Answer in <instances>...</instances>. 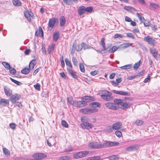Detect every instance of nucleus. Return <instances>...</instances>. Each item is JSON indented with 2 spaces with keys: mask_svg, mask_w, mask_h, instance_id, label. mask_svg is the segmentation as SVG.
Listing matches in <instances>:
<instances>
[{
  "mask_svg": "<svg viewBox=\"0 0 160 160\" xmlns=\"http://www.w3.org/2000/svg\"><path fill=\"white\" fill-rule=\"evenodd\" d=\"M9 104V100L4 98H0V106L3 107L8 106Z\"/></svg>",
  "mask_w": 160,
  "mask_h": 160,
  "instance_id": "7",
  "label": "nucleus"
},
{
  "mask_svg": "<svg viewBox=\"0 0 160 160\" xmlns=\"http://www.w3.org/2000/svg\"><path fill=\"white\" fill-rule=\"evenodd\" d=\"M140 63L141 61H139L137 63H135L133 67L134 69L137 70L140 66Z\"/></svg>",
  "mask_w": 160,
  "mask_h": 160,
  "instance_id": "47",
  "label": "nucleus"
},
{
  "mask_svg": "<svg viewBox=\"0 0 160 160\" xmlns=\"http://www.w3.org/2000/svg\"><path fill=\"white\" fill-rule=\"evenodd\" d=\"M150 7L152 8L156 9L158 8V6L155 3H150Z\"/></svg>",
  "mask_w": 160,
  "mask_h": 160,
  "instance_id": "51",
  "label": "nucleus"
},
{
  "mask_svg": "<svg viewBox=\"0 0 160 160\" xmlns=\"http://www.w3.org/2000/svg\"><path fill=\"white\" fill-rule=\"evenodd\" d=\"M61 123H62V126L66 128L68 127V124L67 123V122H66L65 120H62V121L61 122Z\"/></svg>",
  "mask_w": 160,
  "mask_h": 160,
  "instance_id": "53",
  "label": "nucleus"
},
{
  "mask_svg": "<svg viewBox=\"0 0 160 160\" xmlns=\"http://www.w3.org/2000/svg\"><path fill=\"white\" fill-rule=\"evenodd\" d=\"M67 101L70 104L73 105L75 103L74 100L73 99V98L71 97H69L67 98Z\"/></svg>",
  "mask_w": 160,
  "mask_h": 160,
  "instance_id": "35",
  "label": "nucleus"
},
{
  "mask_svg": "<svg viewBox=\"0 0 160 160\" xmlns=\"http://www.w3.org/2000/svg\"><path fill=\"white\" fill-rule=\"evenodd\" d=\"M55 44H52L49 46L48 51L50 54L52 53L55 47Z\"/></svg>",
  "mask_w": 160,
  "mask_h": 160,
  "instance_id": "17",
  "label": "nucleus"
},
{
  "mask_svg": "<svg viewBox=\"0 0 160 160\" xmlns=\"http://www.w3.org/2000/svg\"><path fill=\"white\" fill-rule=\"evenodd\" d=\"M82 48H83L84 49H88L93 48L92 47L90 46H88L85 43H82Z\"/></svg>",
  "mask_w": 160,
  "mask_h": 160,
  "instance_id": "41",
  "label": "nucleus"
},
{
  "mask_svg": "<svg viewBox=\"0 0 160 160\" xmlns=\"http://www.w3.org/2000/svg\"><path fill=\"white\" fill-rule=\"evenodd\" d=\"M65 62H66V65L67 66H69V67L70 68H72V65L71 64V62L69 61L68 59L66 58H65Z\"/></svg>",
  "mask_w": 160,
  "mask_h": 160,
  "instance_id": "44",
  "label": "nucleus"
},
{
  "mask_svg": "<svg viewBox=\"0 0 160 160\" xmlns=\"http://www.w3.org/2000/svg\"><path fill=\"white\" fill-rule=\"evenodd\" d=\"M109 160H118V158L115 155H112L107 158Z\"/></svg>",
  "mask_w": 160,
  "mask_h": 160,
  "instance_id": "42",
  "label": "nucleus"
},
{
  "mask_svg": "<svg viewBox=\"0 0 160 160\" xmlns=\"http://www.w3.org/2000/svg\"><path fill=\"white\" fill-rule=\"evenodd\" d=\"M104 38H102L100 41V43L103 48V49L102 50V51L105 50L107 49V48L106 47L105 44L104 42Z\"/></svg>",
  "mask_w": 160,
  "mask_h": 160,
  "instance_id": "22",
  "label": "nucleus"
},
{
  "mask_svg": "<svg viewBox=\"0 0 160 160\" xmlns=\"http://www.w3.org/2000/svg\"><path fill=\"white\" fill-rule=\"evenodd\" d=\"M72 61L73 64L75 65H77L78 61L75 57H73L72 58Z\"/></svg>",
  "mask_w": 160,
  "mask_h": 160,
  "instance_id": "62",
  "label": "nucleus"
},
{
  "mask_svg": "<svg viewBox=\"0 0 160 160\" xmlns=\"http://www.w3.org/2000/svg\"><path fill=\"white\" fill-rule=\"evenodd\" d=\"M74 2H77L78 0H72ZM64 2L68 5H71L72 4V0H63Z\"/></svg>",
  "mask_w": 160,
  "mask_h": 160,
  "instance_id": "32",
  "label": "nucleus"
},
{
  "mask_svg": "<svg viewBox=\"0 0 160 160\" xmlns=\"http://www.w3.org/2000/svg\"><path fill=\"white\" fill-rule=\"evenodd\" d=\"M118 48L116 46H114L112 47V48L110 49L108 51V52L110 53H113Z\"/></svg>",
  "mask_w": 160,
  "mask_h": 160,
  "instance_id": "29",
  "label": "nucleus"
},
{
  "mask_svg": "<svg viewBox=\"0 0 160 160\" xmlns=\"http://www.w3.org/2000/svg\"><path fill=\"white\" fill-rule=\"evenodd\" d=\"M143 40L148 42L151 46H154L155 45V40L152 37H150L149 36L144 37Z\"/></svg>",
  "mask_w": 160,
  "mask_h": 160,
  "instance_id": "5",
  "label": "nucleus"
},
{
  "mask_svg": "<svg viewBox=\"0 0 160 160\" xmlns=\"http://www.w3.org/2000/svg\"><path fill=\"white\" fill-rule=\"evenodd\" d=\"M85 12H91L93 10V8L91 7H88L87 8H85Z\"/></svg>",
  "mask_w": 160,
  "mask_h": 160,
  "instance_id": "48",
  "label": "nucleus"
},
{
  "mask_svg": "<svg viewBox=\"0 0 160 160\" xmlns=\"http://www.w3.org/2000/svg\"><path fill=\"white\" fill-rule=\"evenodd\" d=\"M122 125V123L120 122H118L112 125L113 129L114 130H118L119 129Z\"/></svg>",
  "mask_w": 160,
  "mask_h": 160,
  "instance_id": "16",
  "label": "nucleus"
},
{
  "mask_svg": "<svg viewBox=\"0 0 160 160\" xmlns=\"http://www.w3.org/2000/svg\"><path fill=\"white\" fill-rule=\"evenodd\" d=\"M150 76L149 75H148V78H145L143 82L145 83H146L148 82H149L150 81Z\"/></svg>",
  "mask_w": 160,
  "mask_h": 160,
  "instance_id": "63",
  "label": "nucleus"
},
{
  "mask_svg": "<svg viewBox=\"0 0 160 160\" xmlns=\"http://www.w3.org/2000/svg\"><path fill=\"white\" fill-rule=\"evenodd\" d=\"M139 147V146L138 144L134 145L126 148L125 150L127 151H135L138 150Z\"/></svg>",
  "mask_w": 160,
  "mask_h": 160,
  "instance_id": "8",
  "label": "nucleus"
},
{
  "mask_svg": "<svg viewBox=\"0 0 160 160\" xmlns=\"http://www.w3.org/2000/svg\"><path fill=\"white\" fill-rule=\"evenodd\" d=\"M132 64H128L121 67H120V68L122 69L125 70L130 69L132 68Z\"/></svg>",
  "mask_w": 160,
  "mask_h": 160,
  "instance_id": "24",
  "label": "nucleus"
},
{
  "mask_svg": "<svg viewBox=\"0 0 160 160\" xmlns=\"http://www.w3.org/2000/svg\"><path fill=\"white\" fill-rule=\"evenodd\" d=\"M106 106L109 109H111L113 110H116L118 109V108L115 106V105L111 102H107L105 104Z\"/></svg>",
  "mask_w": 160,
  "mask_h": 160,
  "instance_id": "14",
  "label": "nucleus"
},
{
  "mask_svg": "<svg viewBox=\"0 0 160 160\" xmlns=\"http://www.w3.org/2000/svg\"><path fill=\"white\" fill-rule=\"evenodd\" d=\"M132 45V43H126L123 44L122 45L123 46V47L125 48H127L128 47L131 46Z\"/></svg>",
  "mask_w": 160,
  "mask_h": 160,
  "instance_id": "64",
  "label": "nucleus"
},
{
  "mask_svg": "<svg viewBox=\"0 0 160 160\" xmlns=\"http://www.w3.org/2000/svg\"><path fill=\"white\" fill-rule=\"evenodd\" d=\"M67 70L69 74L74 78H77V75L75 73V72H73V71L70 69L68 68H67Z\"/></svg>",
  "mask_w": 160,
  "mask_h": 160,
  "instance_id": "20",
  "label": "nucleus"
},
{
  "mask_svg": "<svg viewBox=\"0 0 160 160\" xmlns=\"http://www.w3.org/2000/svg\"><path fill=\"white\" fill-rule=\"evenodd\" d=\"M143 122L140 120H137L135 122H133L134 124L137 126L141 125L143 124Z\"/></svg>",
  "mask_w": 160,
  "mask_h": 160,
  "instance_id": "36",
  "label": "nucleus"
},
{
  "mask_svg": "<svg viewBox=\"0 0 160 160\" xmlns=\"http://www.w3.org/2000/svg\"><path fill=\"white\" fill-rule=\"evenodd\" d=\"M59 37V33L58 32H56L54 33L53 36V40L56 41L58 39Z\"/></svg>",
  "mask_w": 160,
  "mask_h": 160,
  "instance_id": "26",
  "label": "nucleus"
},
{
  "mask_svg": "<svg viewBox=\"0 0 160 160\" xmlns=\"http://www.w3.org/2000/svg\"><path fill=\"white\" fill-rule=\"evenodd\" d=\"M34 87L35 89L38 91L40 90L41 88V85L38 83H37L36 84L34 85Z\"/></svg>",
  "mask_w": 160,
  "mask_h": 160,
  "instance_id": "45",
  "label": "nucleus"
},
{
  "mask_svg": "<svg viewBox=\"0 0 160 160\" xmlns=\"http://www.w3.org/2000/svg\"><path fill=\"white\" fill-rule=\"evenodd\" d=\"M21 98V96L19 94H14L12 95L10 100L12 103H15L16 101L19 100Z\"/></svg>",
  "mask_w": 160,
  "mask_h": 160,
  "instance_id": "6",
  "label": "nucleus"
},
{
  "mask_svg": "<svg viewBox=\"0 0 160 160\" xmlns=\"http://www.w3.org/2000/svg\"><path fill=\"white\" fill-rule=\"evenodd\" d=\"M90 105L91 106L95 107H99L100 105V104L97 102H93L92 103L90 104Z\"/></svg>",
  "mask_w": 160,
  "mask_h": 160,
  "instance_id": "46",
  "label": "nucleus"
},
{
  "mask_svg": "<svg viewBox=\"0 0 160 160\" xmlns=\"http://www.w3.org/2000/svg\"><path fill=\"white\" fill-rule=\"evenodd\" d=\"M2 64L6 69L8 70L10 69L11 66L9 64L8 62H2Z\"/></svg>",
  "mask_w": 160,
  "mask_h": 160,
  "instance_id": "33",
  "label": "nucleus"
},
{
  "mask_svg": "<svg viewBox=\"0 0 160 160\" xmlns=\"http://www.w3.org/2000/svg\"><path fill=\"white\" fill-rule=\"evenodd\" d=\"M80 111L83 113L86 114H89V108H86L85 109H82L80 110Z\"/></svg>",
  "mask_w": 160,
  "mask_h": 160,
  "instance_id": "25",
  "label": "nucleus"
},
{
  "mask_svg": "<svg viewBox=\"0 0 160 160\" xmlns=\"http://www.w3.org/2000/svg\"><path fill=\"white\" fill-rule=\"evenodd\" d=\"M124 8L127 11H136V9L134 8L129 6H125L124 7Z\"/></svg>",
  "mask_w": 160,
  "mask_h": 160,
  "instance_id": "28",
  "label": "nucleus"
},
{
  "mask_svg": "<svg viewBox=\"0 0 160 160\" xmlns=\"http://www.w3.org/2000/svg\"><path fill=\"white\" fill-rule=\"evenodd\" d=\"M118 142H111L105 141L103 144L96 142H90L88 147L91 148L98 149L106 147H112L118 146L119 144Z\"/></svg>",
  "mask_w": 160,
  "mask_h": 160,
  "instance_id": "1",
  "label": "nucleus"
},
{
  "mask_svg": "<svg viewBox=\"0 0 160 160\" xmlns=\"http://www.w3.org/2000/svg\"><path fill=\"white\" fill-rule=\"evenodd\" d=\"M113 129L112 126H109L107 127V131L109 132H112Z\"/></svg>",
  "mask_w": 160,
  "mask_h": 160,
  "instance_id": "58",
  "label": "nucleus"
},
{
  "mask_svg": "<svg viewBox=\"0 0 160 160\" xmlns=\"http://www.w3.org/2000/svg\"><path fill=\"white\" fill-rule=\"evenodd\" d=\"M4 91L5 94L7 96L11 97L12 94V90L5 86L4 87Z\"/></svg>",
  "mask_w": 160,
  "mask_h": 160,
  "instance_id": "13",
  "label": "nucleus"
},
{
  "mask_svg": "<svg viewBox=\"0 0 160 160\" xmlns=\"http://www.w3.org/2000/svg\"><path fill=\"white\" fill-rule=\"evenodd\" d=\"M126 35L127 37L131 38L132 39H134L135 38L134 35L131 33L128 32L127 33Z\"/></svg>",
  "mask_w": 160,
  "mask_h": 160,
  "instance_id": "50",
  "label": "nucleus"
},
{
  "mask_svg": "<svg viewBox=\"0 0 160 160\" xmlns=\"http://www.w3.org/2000/svg\"><path fill=\"white\" fill-rule=\"evenodd\" d=\"M8 70H9L10 72L12 74H15L16 72V70L13 68H12L11 67H10V69H9Z\"/></svg>",
  "mask_w": 160,
  "mask_h": 160,
  "instance_id": "49",
  "label": "nucleus"
},
{
  "mask_svg": "<svg viewBox=\"0 0 160 160\" xmlns=\"http://www.w3.org/2000/svg\"><path fill=\"white\" fill-rule=\"evenodd\" d=\"M12 2L15 6H19L21 5V2L18 0H13Z\"/></svg>",
  "mask_w": 160,
  "mask_h": 160,
  "instance_id": "27",
  "label": "nucleus"
},
{
  "mask_svg": "<svg viewBox=\"0 0 160 160\" xmlns=\"http://www.w3.org/2000/svg\"><path fill=\"white\" fill-rule=\"evenodd\" d=\"M35 62V60H32L29 63V68L30 69H32L34 67L35 64L34 63V62Z\"/></svg>",
  "mask_w": 160,
  "mask_h": 160,
  "instance_id": "40",
  "label": "nucleus"
},
{
  "mask_svg": "<svg viewBox=\"0 0 160 160\" xmlns=\"http://www.w3.org/2000/svg\"><path fill=\"white\" fill-rule=\"evenodd\" d=\"M79 68L81 71L83 72H84L85 70L84 67L82 64L80 63L79 64Z\"/></svg>",
  "mask_w": 160,
  "mask_h": 160,
  "instance_id": "54",
  "label": "nucleus"
},
{
  "mask_svg": "<svg viewBox=\"0 0 160 160\" xmlns=\"http://www.w3.org/2000/svg\"><path fill=\"white\" fill-rule=\"evenodd\" d=\"M16 126V124L14 123H11L9 124L10 127L11 129L13 130H14L15 129Z\"/></svg>",
  "mask_w": 160,
  "mask_h": 160,
  "instance_id": "56",
  "label": "nucleus"
},
{
  "mask_svg": "<svg viewBox=\"0 0 160 160\" xmlns=\"http://www.w3.org/2000/svg\"><path fill=\"white\" fill-rule=\"evenodd\" d=\"M89 153V151H84L76 153L73 155V157L75 158L78 159L85 157Z\"/></svg>",
  "mask_w": 160,
  "mask_h": 160,
  "instance_id": "3",
  "label": "nucleus"
},
{
  "mask_svg": "<svg viewBox=\"0 0 160 160\" xmlns=\"http://www.w3.org/2000/svg\"><path fill=\"white\" fill-rule=\"evenodd\" d=\"M55 22V20L54 18H52L49 20V25L50 27L54 26Z\"/></svg>",
  "mask_w": 160,
  "mask_h": 160,
  "instance_id": "23",
  "label": "nucleus"
},
{
  "mask_svg": "<svg viewBox=\"0 0 160 160\" xmlns=\"http://www.w3.org/2000/svg\"><path fill=\"white\" fill-rule=\"evenodd\" d=\"M4 154L7 157L9 156L10 155V152L9 150L6 148H4L3 149Z\"/></svg>",
  "mask_w": 160,
  "mask_h": 160,
  "instance_id": "31",
  "label": "nucleus"
},
{
  "mask_svg": "<svg viewBox=\"0 0 160 160\" xmlns=\"http://www.w3.org/2000/svg\"><path fill=\"white\" fill-rule=\"evenodd\" d=\"M60 26L61 27L64 26L66 23V19L64 16H61L60 19Z\"/></svg>",
  "mask_w": 160,
  "mask_h": 160,
  "instance_id": "19",
  "label": "nucleus"
},
{
  "mask_svg": "<svg viewBox=\"0 0 160 160\" xmlns=\"http://www.w3.org/2000/svg\"><path fill=\"white\" fill-rule=\"evenodd\" d=\"M38 32V33L39 34V36L43 37V31L42 28L40 27H39Z\"/></svg>",
  "mask_w": 160,
  "mask_h": 160,
  "instance_id": "43",
  "label": "nucleus"
},
{
  "mask_svg": "<svg viewBox=\"0 0 160 160\" xmlns=\"http://www.w3.org/2000/svg\"><path fill=\"white\" fill-rule=\"evenodd\" d=\"M10 79L13 82H14L17 85H20L22 84L20 82L17 81L15 80H14L11 78H10Z\"/></svg>",
  "mask_w": 160,
  "mask_h": 160,
  "instance_id": "52",
  "label": "nucleus"
},
{
  "mask_svg": "<svg viewBox=\"0 0 160 160\" xmlns=\"http://www.w3.org/2000/svg\"><path fill=\"white\" fill-rule=\"evenodd\" d=\"M30 72L29 69L27 68H25L24 69H22L21 71V72L22 73L27 74L29 73Z\"/></svg>",
  "mask_w": 160,
  "mask_h": 160,
  "instance_id": "34",
  "label": "nucleus"
},
{
  "mask_svg": "<svg viewBox=\"0 0 160 160\" xmlns=\"http://www.w3.org/2000/svg\"><path fill=\"white\" fill-rule=\"evenodd\" d=\"M115 134L118 137H121L122 136V133L120 131H116Z\"/></svg>",
  "mask_w": 160,
  "mask_h": 160,
  "instance_id": "57",
  "label": "nucleus"
},
{
  "mask_svg": "<svg viewBox=\"0 0 160 160\" xmlns=\"http://www.w3.org/2000/svg\"><path fill=\"white\" fill-rule=\"evenodd\" d=\"M89 113H91L96 112L98 111V110L96 108H89Z\"/></svg>",
  "mask_w": 160,
  "mask_h": 160,
  "instance_id": "55",
  "label": "nucleus"
},
{
  "mask_svg": "<svg viewBox=\"0 0 160 160\" xmlns=\"http://www.w3.org/2000/svg\"><path fill=\"white\" fill-rule=\"evenodd\" d=\"M85 7L84 6H80L78 10V14L79 16H81L85 12Z\"/></svg>",
  "mask_w": 160,
  "mask_h": 160,
  "instance_id": "15",
  "label": "nucleus"
},
{
  "mask_svg": "<svg viewBox=\"0 0 160 160\" xmlns=\"http://www.w3.org/2000/svg\"><path fill=\"white\" fill-rule=\"evenodd\" d=\"M81 125L83 128L87 129H90L93 127V125L92 124L88 122L82 123Z\"/></svg>",
  "mask_w": 160,
  "mask_h": 160,
  "instance_id": "10",
  "label": "nucleus"
},
{
  "mask_svg": "<svg viewBox=\"0 0 160 160\" xmlns=\"http://www.w3.org/2000/svg\"><path fill=\"white\" fill-rule=\"evenodd\" d=\"M72 158L71 157L68 156H64L60 157L59 160H71Z\"/></svg>",
  "mask_w": 160,
  "mask_h": 160,
  "instance_id": "39",
  "label": "nucleus"
},
{
  "mask_svg": "<svg viewBox=\"0 0 160 160\" xmlns=\"http://www.w3.org/2000/svg\"><path fill=\"white\" fill-rule=\"evenodd\" d=\"M73 148L71 146H69L65 149L66 152H70L72 151Z\"/></svg>",
  "mask_w": 160,
  "mask_h": 160,
  "instance_id": "61",
  "label": "nucleus"
},
{
  "mask_svg": "<svg viewBox=\"0 0 160 160\" xmlns=\"http://www.w3.org/2000/svg\"><path fill=\"white\" fill-rule=\"evenodd\" d=\"M122 105L121 106V108L122 109H125L129 108L130 106V104L129 103L122 102Z\"/></svg>",
  "mask_w": 160,
  "mask_h": 160,
  "instance_id": "21",
  "label": "nucleus"
},
{
  "mask_svg": "<svg viewBox=\"0 0 160 160\" xmlns=\"http://www.w3.org/2000/svg\"><path fill=\"white\" fill-rule=\"evenodd\" d=\"M112 94L109 92L107 90H103L102 91L101 97L107 101H111L112 100L111 97Z\"/></svg>",
  "mask_w": 160,
  "mask_h": 160,
  "instance_id": "2",
  "label": "nucleus"
},
{
  "mask_svg": "<svg viewBox=\"0 0 160 160\" xmlns=\"http://www.w3.org/2000/svg\"><path fill=\"white\" fill-rule=\"evenodd\" d=\"M114 102L118 105H121L122 104V101L121 99H117L114 100Z\"/></svg>",
  "mask_w": 160,
  "mask_h": 160,
  "instance_id": "37",
  "label": "nucleus"
},
{
  "mask_svg": "<svg viewBox=\"0 0 160 160\" xmlns=\"http://www.w3.org/2000/svg\"><path fill=\"white\" fill-rule=\"evenodd\" d=\"M75 105L78 107H83L86 106L87 105L86 102L84 100L82 101H77L75 102Z\"/></svg>",
  "mask_w": 160,
  "mask_h": 160,
  "instance_id": "9",
  "label": "nucleus"
},
{
  "mask_svg": "<svg viewBox=\"0 0 160 160\" xmlns=\"http://www.w3.org/2000/svg\"><path fill=\"white\" fill-rule=\"evenodd\" d=\"M151 24L149 20H145V22L144 23V26L145 27H147L149 26Z\"/></svg>",
  "mask_w": 160,
  "mask_h": 160,
  "instance_id": "59",
  "label": "nucleus"
},
{
  "mask_svg": "<svg viewBox=\"0 0 160 160\" xmlns=\"http://www.w3.org/2000/svg\"><path fill=\"white\" fill-rule=\"evenodd\" d=\"M81 120L82 123L88 122L89 121V118L86 117H81Z\"/></svg>",
  "mask_w": 160,
  "mask_h": 160,
  "instance_id": "38",
  "label": "nucleus"
},
{
  "mask_svg": "<svg viewBox=\"0 0 160 160\" xmlns=\"http://www.w3.org/2000/svg\"><path fill=\"white\" fill-rule=\"evenodd\" d=\"M83 99L86 102V103L94 100V98L92 97L89 96H86L83 98Z\"/></svg>",
  "mask_w": 160,
  "mask_h": 160,
  "instance_id": "18",
  "label": "nucleus"
},
{
  "mask_svg": "<svg viewBox=\"0 0 160 160\" xmlns=\"http://www.w3.org/2000/svg\"><path fill=\"white\" fill-rule=\"evenodd\" d=\"M150 51L151 53L156 60L159 58L160 55L158 53V51L155 48H150Z\"/></svg>",
  "mask_w": 160,
  "mask_h": 160,
  "instance_id": "4",
  "label": "nucleus"
},
{
  "mask_svg": "<svg viewBox=\"0 0 160 160\" xmlns=\"http://www.w3.org/2000/svg\"><path fill=\"white\" fill-rule=\"evenodd\" d=\"M141 13H136V16L139 19L140 21L142 22L143 20H144V18L141 15Z\"/></svg>",
  "mask_w": 160,
  "mask_h": 160,
  "instance_id": "30",
  "label": "nucleus"
},
{
  "mask_svg": "<svg viewBox=\"0 0 160 160\" xmlns=\"http://www.w3.org/2000/svg\"><path fill=\"white\" fill-rule=\"evenodd\" d=\"M24 15L27 20L29 22L31 21V17H32L33 15L32 13L31 12L26 11L24 13Z\"/></svg>",
  "mask_w": 160,
  "mask_h": 160,
  "instance_id": "12",
  "label": "nucleus"
},
{
  "mask_svg": "<svg viewBox=\"0 0 160 160\" xmlns=\"http://www.w3.org/2000/svg\"><path fill=\"white\" fill-rule=\"evenodd\" d=\"M113 92L114 93L123 96H129L130 95L129 93L122 91L113 90Z\"/></svg>",
  "mask_w": 160,
  "mask_h": 160,
  "instance_id": "11",
  "label": "nucleus"
},
{
  "mask_svg": "<svg viewBox=\"0 0 160 160\" xmlns=\"http://www.w3.org/2000/svg\"><path fill=\"white\" fill-rule=\"evenodd\" d=\"M82 48V45L78 44L77 47V51H80Z\"/></svg>",
  "mask_w": 160,
  "mask_h": 160,
  "instance_id": "60",
  "label": "nucleus"
}]
</instances>
